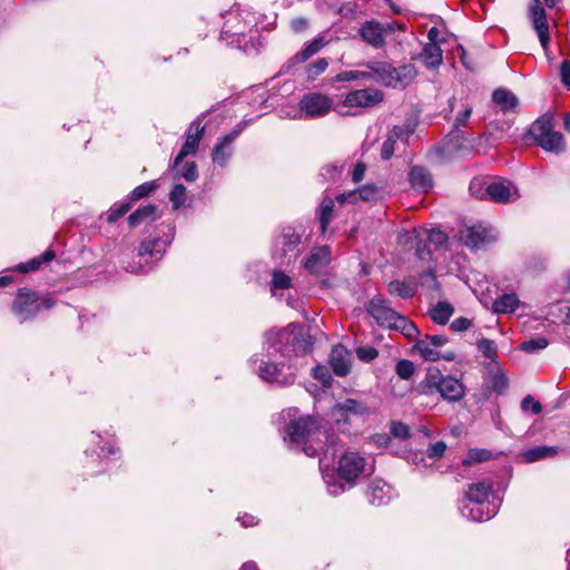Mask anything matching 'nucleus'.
I'll list each match as a JSON object with an SVG mask.
<instances>
[{
  "label": "nucleus",
  "instance_id": "41",
  "mask_svg": "<svg viewBox=\"0 0 570 570\" xmlns=\"http://www.w3.org/2000/svg\"><path fill=\"white\" fill-rule=\"evenodd\" d=\"M175 169L178 175L188 183L196 181L198 178V168L195 161H186L185 164L180 163Z\"/></svg>",
  "mask_w": 570,
  "mask_h": 570
},
{
  "label": "nucleus",
  "instance_id": "26",
  "mask_svg": "<svg viewBox=\"0 0 570 570\" xmlns=\"http://www.w3.org/2000/svg\"><path fill=\"white\" fill-rule=\"evenodd\" d=\"M492 491L490 482H478L470 484L462 500L468 503H485Z\"/></svg>",
  "mask_w": 570,
  "mask_h": 570
},
{
  "label": "nucleus",
  "instance_id": "33",
  "mask_svg": "<svg viewBox=\"0 0 570 570\" xmlns=\"http://www.w3.org/2000/svg\"><path fill=\"white\" fill-rule=\"evenodd\" d=\"M391 328L400 331L406 338L414 340L415 342L420 336L416 325L403 315L396 317Z\"/></svg>",
  "mask_w": 570,
  "mask_h": 570
},
{
  "label": "nucleus",
  "instance_id": "48",
  "mask_svg": "<svg viewBox=\"0 0 570 570\" xmlns=\"http://www.w3.org/2000/svg\"><path fill=\"white\" fill-rule=\"evenodd\" d=\"M358 79L370 80L368 70L343 71V72L337 73L335 77V80L337 82L352 81V80H358Z\"/></svg>",
  "mask_w": 570,
  "mask_h": 570
},
{
  "label": "nucleus",
  "instance_id": "16",
  "mask_svg": "<svg viewBox=\"0 0 570 570\" xmlns=\"http://www.w3.org/2000/svg\"><path fill=\"white\" fill-rule=\"evenodd\" d=\"M204 130L205 128L204 126H202L200 118H197L190 124L188 132L186 135V141L181 146L178 155L174 160V168H177L178 165L183 163V159L185 157H187L188 155H194L197 151Z\"/></svg>",
  "mask_w": 570,
  "mask_h": 570
},
{
  "label": "nucleus",
  "instance_id": "18",
  "mask_svg": "<svg viewBox=\"0 0 570 570\" xmlns=\"http://www.w3.org/2000/svg\"><path fill=\"white\" fill-rule=\"evenodd\" d=\"M488 198L495 203H510L519 197L518 188L510 181L495 180L485 186Z\"/></svg>",
  "mask_w": 570,
  "mask_h": 570
},
{
  "label": "nucleus",
  "instance_id": "23",
  "mask_svg": "<svg viewBox=\"0 0 570 570\" xmlns=\"http://www.w3.org/2000/svg\"><path fill=\"white\" fill-rule=\"evenodd\" d=\"M414 348L425 361L429 362H436L441 358L445 361H453L455 358V353L453 351H446L444 353L439 352L433 347V345L429 344V340L425 336L416 340Z\"/></svg>",
  "mask_w": 570,
  "mask_h": 570
},
{
  "label": "nucleus",
  "instance_id": "11",
  "mask_svg": "<svg viewBox=\"0 0 570 570\" xmlns=\"http://www.w3.org/2000/svg\"><path fill=\"white\" fill-rule=\"evenodd\" d=\"M301 235L292 227H285L276 240L275 255L282 263H289L299 252Z\"/></svg>",
  "mask_w": 570,
  "mask_h": 570
},
{
  "label": "nucleus",
  "instance_id": "40",
  "mask_svg": "<svg viewBox=\"0 0 570 570\" xmlns=\"http://www.w3.org/2000/svg\"><path fill=\"white\" fill-rule=\"evenodd\" d=\"M334 208V202L332 198H324L320 206V224L322 232L324 233L328 223L332 219V213Z\"/></svg>",
  "mask_w": 570,
  "mask_h": 570
},
{
  "label": "nucleus",
  "instance_id": "57",
  "mask_svg": "<svg viewBox=\"0 0 570 570\" xmlns=\"http://www.w3.org/2000/svg\"><path fill=\"white\" fill-rule=\"evenodd\" d=\"M389 134L396 140L406 141L413 134V129L410 126H394Z\"/></svg>",
  "mask_w": 570,
  "mask_h": 570
},
{
  "label": "nucleus",
  "instance_id": "56",
  "mask_svg": "<svg viewBox=\"0 0 570 570\" xmlns=\"http://www.w3.org/2000/svg\"><path fill=\"white\" fill-rule=\"evenodd\" d=\"M379 194V188L373 185H364L357 189L358 197L365 202L374 200Z\"/></svg>",
  "mask_w": 570,
  "mask_h": 570
},
{
  "label": "nucleus",
  "instance_id": "58",
  "mask_svg": "<svg viewBox=\"0 0 570 570\" xmlns=\"http://www.w3.org/2000/svg\"><path fill=\"white\" fill-rule=\"evenodd\" d=\"M356 355L361 361L371 362L377 357L379 352L375 347L372 346H361L357 347Z\"/></svg>",
  "mask_w": 570,
  "mask_h": 570
},
{
  "label": "nucleus",
  "instance_id": "36",
  "mask_svg": "<svg viewBox=\"0 0 570 570\" xmlns=\"http://www.w3.org/2000/svg\"><path fill=\"white\" fill-rule=\"evenodd\" d=\"M55 258V252L51 249H47L42 255L38 257H33L27 263H21L17 265L16 269L22 273H27L30 271H36L40 267L41 264L51 262Z\"/></svg>",
  "mask_w": 570,
  "mask_h": 570
},
{
  "label": "nucleus",
  "instance_id": "24",
  "mask_svg": "<svg viewBox=\"0 0 570 570\" xmlns=\"http://www.w3.org/2000/svg\"><path fill=\"white\" fill-rule=\"evenodd\" d=\"M409 180L416 191L428 193L433 187L431 173L423 166H413L409 173Z\"/></svg>",
  "mask_w": 570,
  "mask_h": 570
},
{
  "label": "nucleus",
  "instance_id": "55",
  "mask_svg": "<svg viewBox=\"0 0 570 570\" xmlns=\"http://www.w3.org/2000/svg\"><path fill=\"white\" fill-rule=\"evenodd\" d=\"M396 142L397 140L389 134L381 147V158L383 160H389L394 155Z\"/></svg>",
  "mask_w": 570,
  "mask_h": 570
},
{
  "label": "nucleus",
  "instance_id": "47",
  "mask_svg": "<svg viewBox=\"0 0 570 570\" xmlns=\"http://www.w3.org/2000/svg\"><path fill=\"white\" fill-rule=\"evenodd\" d=\"M157 187H158V185L156 184V181L144 183V184L137 186L131 191L130 198H131V200H139L141 198H145V197L149 196L154 190H156Z\"/></svg>",
  "mask_w": 570,
  "mask_h": 570
},
{
  "label": "nucleus",
  "instance_id": "1",
  "mask_svg": "<svg viewBox=\"0 0 570 570\" xmlns=\"http://www.w3.org/2000/svg\"><path fill=\"white\" fill-rule=\"evenodd\" d=\"M297 409H288L283 411L282 415L289 419V423L285 428V441L293 444L302 445L303 452L308 456H315L320 451L324 452L323 458L320 459V466L323 469L327 466L326 461L334 459L336 449L333 445H326L330 438L324 431L321 430V424L317 419L306 415L297 416Z\"/></svg>",
  "mask_w": 570,
  "mask_h": 570
},
{
  "label": "nucleus",
  "instance_id": "22",
  "mask_svg": "<svg viewBox=\"0 0 570 570\" xmlns=\"http://www.w3.org/2000/svg\"><path fill=\"white\" fill-rule=\"evenodd\" d=\"M331 262V252L327 246L314 248L304 264L311 274H321Z\"/></svg>",
  "mask_w": 570,
  "mask_h": 570
},
{
  "label": "nucleus",
  "instance_id": "25",
  "mask_svg": "<svg viewBox=\"0 0 570 570\" xmlns=\"http://www.w3.org/2000/svg\"><path fill=\"white\" fill-rule=\"evenodd\" d=\"M366 495L371 504L384 505L392 499V488L382 480H375L370 484Z\"/></svg>",
  "mask_w": 570,
  "mask_h": 570
},
{
  "label": "nucleus",
  "instance_id": "27",
  "mask_svg": "<svg viewBox=\"0 0 570 570\" xmlns=\"http://www.w3.org/2000/svg\"><path fill=\"white\" fill-rule=\"evenodd\" d=\"M159 216L157 215V206L148 204L137 208L128 217V224L130 227H137L144 222L155 220Z\"/></svg>",
  "mask_w": 570,
  "mask_h": 570
},
{
  "label": "nucleus",
  "instance_id": "13",
  "mask_svg": "<svg viewBox=\"0 0 570 570\" xmlns=\"http://www.w3.org/2000/svg\"><path fill=\"white\" fill-rule=\"evenodd\" d=\"M250 26L252 21L247 22L238 14L230 12L222 28L220 39L226 40L232 46L240 47Z\"/></svg>",
  "mask_w": 570,
  "mask_h": 570
},
{
  "label": "nucleus",
  "instance_id": "9",
  "mask_svg": "<svg viewBox=\"0 0 570 570\" xmlns=\"http://www.w3.org/2000/svg\"><path fill=\"white\" fill-rule=\"evenodd\" d=\"M530 19L532 21L533 29L535 30L540 45L548 58L549 61L552 60L550 56L549 42H550V32L549 24L547 20L546 10L540 3V0H532L529 8Z\"/></svg>",
  "mask_w": 570,
  "mask_h": 570
},
{
  "label": "nucleus",
  "instance_id": "20",
  "mask_svg": "<svg viewBox=\"0 0 570 570\" xmlns=\"http://www.w3.org/2000/svg\"><path fill=\"white\" fill-rule=\"evenodd\" d=\"M484 503H468L465 500L460 501V510L462 517L471 521L483 522L492 519L497 511L495 508L483 507Z\"/></svg>",
  "mask_w": 570,
  "mask_h": 570
},
{
  "label": "nucleus",
  "instance_id": "51",
  "mask_svg": "<svg viewBox=\"0 0 570 570\" xmlns=\"http://www.w3.org/2000/svg\"><path fill=\"white\" fill-rule=\"evenodd\" d=\"M395 371L401 379L409 380L414 374L415 365L412 361L401 360L397 362Z\"/></svg>",
  "mask_w": 570,
  "mask_h": 570
},
{
  "label": "nucleus",
  "instance_id": "59",
  "mask_svg": "<svg viewBox=\"0 0 570 570\" xmlns=\"http://www.w3.org/2000/svg\"><path fill=\"white\" fill-rule=\"evenodd\" d=\"M521 409L524 412L538 414L541 411V404L539 401H535L531 394H528V396L521 402Z\"/></svg>",
  "mask_w": 570,
  "mask_h": 570
},
{
  "label": "nucleus",
  "instance_id": "31",
  "mask_svg": "<svg viewBox=\"0 0 570 570\" xmlns=\"http://www.w3.org/2000/svg\"><path fill=\"white\" fill-rule=\"evenodd\" d=\"M485 387L488 392H503L509 389V379L501 368H497L485 379Z\"/></svg>",
  "mask_w": 570,
  "mask_h": 570
},
{
  "label": "nucleus",
  "instance_id": "38",
  "mask_svg": "<svg viewBox=\"0 0 570 570\" xmlns=\"http://www.w3.org/2000/svg\"><path fill=\"white\" fill-rule=\"evenodd\" d=\"M389 293L401 298H411L415 295V287L407 282L393 281L389 284Z\"/></svg>",
  "mask_w": 570,
  "mask_h": 570
},
{
  "label": "nucleus",
  "instance_id": "17",
  "mask_svg": "<svg viewBox=\"0 0 570 570\" xmlns=\"http://www.w3.org/2000/svg\"><path fill=\"white\" fill-rule=\"evenodd\" d=\"M367 312L376 320L380 326L391 328L400 315L381 296H374L367 305Z\"/></svg>",
  "mask_w": 570,
  "mask_h": 570
},
{
  "label": "nucleus",
  "instance_id": "64",
  "mask_svg": "<svg viewBox=\"0 0 570 570\" xmlns=\"http://www.w3.org/2000/svg\"><path fill=\"white\" fill-rule=\"evenodd\" d=\"M471 326V321L466 317H459V318H455L452 323H451V328L454 331V332H464L466 331L469 327Z\"/></svg>",
  "mask_w": 570,
  "mask_h": 570
},
{
  "label": "nucleus",
  "instance_id": "21",
  "mask_svg": "<svg viewBox=\"0 0 570 570\" xmlns=\"http://www.w3.org/2000/svg\"><path fill=\"white\" fill-rule=\"evenodd\" d=\"M330 364L337 376H345L352 366L350 352L341 344L335 345L330 354Z\"/></svg>",
  "mask_w": 570,
  "mask_h": 570
},
{
  "label": "nucleus",
  "instance_id": "39",
  "mask_svg": "<svg viewBox=\"0 0 570 570\" xmlns=\"http://www.w3.org/2000/svg\"><path fill=\"white\" fill-rule=\"evenodd\" d=\"M293 286L292 278L282 271H274L271 281V291L277 296V291L288 289Z\"/></svg>",
  "mask_w": 570,
  "mask_h": 570
},
{
  "label": "nucleus",
  "instance_id": "30",
  "mask_svg": "<svg viewBox=\"0 0 570 570\" xmlns=\"http://www.w3.org/2000/svg\"><path fill=\"white\" fill-rule=\"evenodd\" d=\"M519 303L517 294H503L493 302V312L497 314L513 313L518 308Z\"/></svg>",
  "mask_w": 570,
  "mask_h": 570
},
{
  "label": "nucleus",
  "instance_id": "4",
  "mask_svg": "<svg viewBox=\"0 0 570 570\" xmlns=\"http://www.w3.org/2000/svg\"><path fill=\"white\" fill-rule=\"evenodd\" d=\"M50 295H40L28 288H20L12 303V312L20 323L32 321L41 311L55 306Z\"/></svg>",
  "mask_w": 570,
  "mask_h": 570
},
{
  "label": "nucleus",
  "instance_id": "37",
  "mask_svg": "<svg viewBox=\"0 0 570 570\" xmlns=\"http://www.w3.org/2000/svg\"><path fill=\"white\" fill-rule=\"evenodd\" d=\"M558 453L557 448L554 446H548V445H541L535 446L533 449H530L524 452L523 456L527 462H535L546 458L553 456Z\"/></svg>",
  "mask_w": 570,
  "mask_h": 570
},
{
  "label": "nucleus",
  "instance_id": "6",
  "mask_svg": "<svg viewBox=\"0 0 570 570\" xmlns=\"http://www.w3.org/2000/svg\"><path fill=\"white\" fill-rule=\"evenodd\" d=\"M169 244L170 239H163L160 237L145 239L138 249V263L129 264L126 269L135 274L145 273L144 264L149 265L158 262Z\"/></svg>",
  "mask_w": 570,
  "mask_h": 570
},
{
  "label": "nucleus",
  "instance_id": "28",
  "mask_svg": "<svg viewBox=\"0 0 570 570\" xmlns=\"http://www.w3.org/2000/svg\"><path fill=\"white\" fill-rule=\"evenodd\" d=\"M492 100L504 112L513 110L519 102L517 96L504 88L495 89L492 94Z\"/></svg>",
  "mask_w": 570,
  "mask_h": 570
},
{
  "label": "nucleus",
  "instance_id": "53",
  "mask_svg": "<svg viewBox=\"0 0 570 570\" xmlns=\"http://www.w3.org/2000/svg\"><path fill=\"white\" fill-rule=\"evenodd\" d=\"M390 432L394 438L401 440H405L410 436V428L402 422H391Z\"/></svg>",
  "mask_w": 570,
  "mask_h": 570
},
{
  "label": "nucleus",
  "instance_id": "63",
  "mask_svg": "<svg viewBox=\"0 0 570 570\" xmlns=\"http://www.w3.org/2000/svg\"><path fill=\"white\" fill-rule=\"evenodd\" d=\"M560 79L566 87H570V60H563L560 66Z\"/></svg>",
  "mask_w": 570,
  "mask_h": 570
},
{
  "label": "nucleus",
  "instance_id": "52",
  "mask_svg": "<svg viewBox=\"0 0 570 570\" xmlns=\"http://www.w3.org/2000/svg\"><path fill=\"white\" fill-rule=\"evenodd\" d=\"M328 67V61L325 58H320L314 63L307 66V77L309 79H315L321 73H323Z\"/></svg>",
  "mask_w": 570,
  "mask_h": 570
},
{
  "label": "nucleus",
  "instance_id": "8",
  "mask_svg": "<svg viewBox=\"0 0 570 570\" xmlns=\"http://www.w3.org/2000/svg\"><path fill=\"white\" fill-rule=\"evenodd\" d=\"M298 106L304 118L314 119L327 115L333 107V101L326 95L311 92L301 98Z\"/></svg>",
  "mask_w": 570,
  "mask_h": 570
},
{
  "label": "nucleus",
  "instance_id": "43",
  "mask_svg": "<svg viewBox=\"0 0 570 570\" xmlns=\"http://www.w3.org/2000/svg\"><path fill=\"white\" fill-rule=\"evenodd\" d=\"M478 351L489 360H494L497 357L498 346L494 341L489 338H481L476 342Z\"/></svg>",
  "mask_w": 570,
  "mask_h": 570
},
{
  "label": "nucleus",
  "instance_id": "62",
  "mask_svg": "<svg viewBox=\"0 0 570 570\" xmlns=\"http://www.w3.org/2000/svg\"><path fill=\"white\" fill-rule=\"evenodd\" d=\"M446 450V444L443 441H439L434 444H431L428 454L432 459H439L441 458Z\"/></svg>",
  "mask_w": 570,
  "mask_h": 570
},
{
  "label": "nucleus",
  "instance_id": "32",
  "mask_svg": "<svg viewBox=\"0 0 570 570\" xmlns=\"http://www.w3.org/2000/svg\"><path fill=\"white\" fill-rule=\"evenodd\" d=\"M421 57L429 68H438L442 63V50L438 43H426Z\"/></svg>",
  "mask_w": 570,
  "mask_h": 570
},
{
  "label": "nucleus",
  "instance_id": "61",
  "mask_svg": "<svg viewBox=\"0 0 570 570\" xmlns=\"http://www.w3.org/2000/svg\"><path fill=\"white\" fill-rule=\"evenodd\" d=\"M471 114H472V108L468 106V107L464 108V110L462 112H460L456 116L455 122H454L455 134L456 135H459V128L466 125Z\"/></svg>",
  "mask_w": 570,
  "mask_h": 570
},
{
  "label": "nucleus",
  "instance_id": "7",
  "mask_svg": "<svg viewBox=\"0 0 570 570\" xmlns=\"http://www.w3.org/2000/svg\"><path fill=\"white\" fill-rule=\"evenodd\" d=\"M498 238L497 230L488 225H473L461 229L460 239L469 248L476 250L493 244Z\"/></svg>",
  "mask_w": 570,
  "mask_h": 570
},
{
  "label": "nucleus",
  "instance_id": "14",
  "mask_svg": "<svg viewBox=\"0 0 570 570\" xmlns=\"http://www.w3.org/2000/svg\"><path fill=\"white\" fill-rule=\"evenodd\" d=\"M390 31H392L391 24H384L375 20L364 22L358 29L362 40L376 49L385 45V38Z\"/></svg>",
  "mask_w": 570,
  "mask_h": 570
},
{
  "label": "nucleus",
  "instance_id": "42",
  "mask_svg": "<svg viewBox=\"0 0 570 570\" xmlns=\"http://www.w3.org/2000/svg\"><path fill=\"white\" fill-rule=\"evenodd\" d=\"M131 205L129 202H124L112 205L109 210L105 214L106 222L108 224L116 223L121 216L129 212Z\"/></svg>",
  "mask_w": 570,
  "mask_h": 570
},
{
  "label": "nucleus",
  "instance_id": "10",
  "mask_svg": "<svg viewBox=\"0 0 570 570\" xmlns=\"http://www.w3.org/2000/svg\"><path fill=\"white\" fill-rule=\"evenodd\" d=\"M424 384L430 390L435 392H463L464 385L460 379L453 375H443L438 367L431 366L428 368Z\"/></svg>",
  "mask_w": 570,
  "mask_h": 570
},
{
  "label": "nucleus",
  "instance_id": "19",
  "mask_svg": "<svg viewBox=\"0 0 570 570\" xmlns=\"http://www.w3.org/2000/svg\"><path fill=\"white\" fill-rule=\"evenodd\" d=\"M239 135L238 130H234L230 134L222 137L217 144L215 145L212 151V160L214 164L224 167L227 161L230 159L234 148L233 144L237 136Z\"/></svg>",
  "mask_w": 570,
  "mask_h": 570
},
{
  "label": "nucleus",
  "instance_id": "15",
  "mask_svg": "<svg viewBox=\"0 0 570 570\" xmlns=\"http://www.w3.org/2000/svg\"><path fill=\"white\" fill-rule=\"evenodd\" d=\"M365 471V459L358 453L346 452L340 458L337 473L341 479L353 481Z\"/></svg>",
  "mask_w": 570,
  "mask_h": 570
},
{
  "label": "nucleus",
  "instance_id": "12",
  "mask_svg": "<svg viewBox=\"0 0 570 570\" xmlns=\"http://www.w3.org/2000/svg\"><path fill=\"white\" fill-rule=\"evenodd\" d=\"M384 99V94L375 88H365L350 91L343 100V106L355 108H372Z\"/></svg>",
  "mask_w": 570,
  "mask_h": 570
},
{
  "label": "nucleus",
  "instance_id": "46",
  "mask_svg": "<svg viewBox=\"0 0 570 570\" xmlns=\"http://www.w3.org/2000/svg\"><path fill=\"white\" fill-rule=\"evenodd\" d=\"M548 346V340L544 337H537L524 341L520 348L527 353H538Z\"/></svg>",
  "mask_w": 570,
  "mask_h": 570
},
{
  "label": "nucleus",
  "instance_id": "60",
  "mask_svg": "<svg viewBox=\"0 0 570 570\" xmlns=\"http://www.w3.org/2000/svg\"><path fill=\"white\" fill-rule=\"evenodd\" d=\"M470 193L479 199H487L488 195L485 193V187L482 186L481 181L479 179H473L470 183Z\"/></svg>",
  "mask_w": 570,
  "mask_h": 570
},
{
  "label": "nucleus",
  "instance_id": "45",
  "mask_svg": "<svg viewBox=\"0 0 570 570\" xmlns=\"http://www.w3.org/2000/svg\"><path fill=\"white\" fill-rule=\"evenodd\" d=\"M492 458V453L485 449H471L468 453L466 459L463 460L464 464H472L478 462H484Z\"/></svg>",
  "mask_w": 570,
  "mask_h": 570
},
{
  "label": "nucleus",
  "instance_id": "49",
  "mask_svg": "<svg viewBox=\"0 0 570 570\" xmlns=\"http://www.w3.org/2000/svg\"><path fill=\"white\" fill-rule=\"evenodd\" d=\"M343 166L337 164H327L322 167L320 176L325 180L335 181L342 174Z\"/></svg>",
  "mask_w": 570,
  "mask_h": 570
},
{
  "label": "nucleus",
  "instance_id": "5",
  "mask_svg": "<svg viewBox=\"0 0 570 570\" xmlns=\"http://www.w3.org/2000/svg\"><path fill=\"white\" fill-rule=\"evenodd\" d=\"M552 116L544 115L530 127L529 134L547 151L559 154L563 150L562 134L553 130Z\"/></svg>",
  "mask_w": 570,
  "mask_h": 570
},
{
  "label": "nucleus",
  "instance_id": "3",
  "mask_svg": "<svg viewBox=\"0 0 570 570\" xmlns=\"http://www.w3.org/2000/svg\"><path fill=\"white\" fill-rule=\"evenodd\" d=\"M365 66L368 69L370 80L392 88L405 87L416 76L414 65L395 68L386 61H370Z\"/></svg>",
  "mask_w": 570,
  "mask_h": 570
},
{
  "label": "nucleus",
  "instance_id": "50",
  "mask_svg": "<svg viewBox=\"0 0 570 570\" xmlns=\"http://www.w3.org/2000/svg\"><path fill=\"white\" fill-rule=\"evenodd\" d=\"M313 374L316 380H318L323 387H330L333 381L331 371L325 365H317L313 368Z\"/></svg>",
  "mask_w": 570,
  "mask_h": 570
},
{
  "label": "nucleus",
  "instance_id": "29",
  "mask_svg": "<svg viewBox=\"0 0 570 570\" xmlns=\"http://www.w3.org/2000/svg\"><path fill=\"white\" fill-rule=\"evenodd\" d=\"M326 40L324 36H317L312 41L307 42L305 47L293 57L295 63H301L316 55L324 46Z\"/></svg>",
  "mask_w": 570,
  "mask_h": 570
},
{
  "label": "nucleus",
  "instance_id": "35",
  "mask_svg": "<svg viewBox=\"0 0 570 570\" xmlns=\"http://www.w3.org/2000/svg\"><path fill=\"white\" fill-rule=\"evenodd\" d=\"M366 412V407L363 406L358 401L347 399L343 403H338L334 407V415H347L354 414L360 415Z\"/></svg>",
  "mask_w": 570,
  "mask_h": 570
},
{
  "label": "nucleus",
  "instance_id": "44",
  "mask_svg": "<svg viewBox=\"0 0 570 570\" xmlns=\"http://www.w3.org/2000/svg\"><path fill=\"white\" fill-rule=\"evenodd\" d=\"M169 200L174 209L180 208L186 202V187L183 184H176L169 193Z\"/></svg>",
  "mask_w": 570,
  "mask_h": 570
},
{
  "label": "nucleus",
  "instance_id": "34",
  "mask_svg": "<svg viewBox=\"0 0 570 570\" xmlns=\"http://www.w3.org/2000/svg\"><path fill=\"white\" fill-rule=\"evenodd\" d=\"M454 313V307L449 302H439L430 309L431 318L439 325H445Z\"/></svg>",
  "mask_w": 570,
  "mask_h": 570
},
{
  "label": "nucleus",
  "instance_id": "2",
  "mask_svg": "<svg viewBox=\"0 0 570 570\" xmlns=\"http://www.w3.org/2000/svg\"><path fill=\"white\" fill-rule=\"evenodd\" d=\"M293 330L294 325L291 324L285 328L266 333L265 357L258 355L252 357L255 371L264 381L276 382L279 380L283 363L278 362V355L284 356L288 352V345L295 341Z\"/></svg>",
  "mask_w": 570,
  "mask_h": 570
},
{
  "label": "nucleus",
  "instance_id": "54",
  "mask_svg": "<svg viewBox=\"0 0 570 570\" xmlns=\"http://www.w3.org/2000/svg\"><path fill=\"white\" fill-rule=\"evenodd\" d=\"M424 236L429 243L434 244L435 246H442L448 240V236L439 229L425 230Z\"/></svg>",
  "mask_w": 570,
  "mask_h": 570
}]
</instances>
